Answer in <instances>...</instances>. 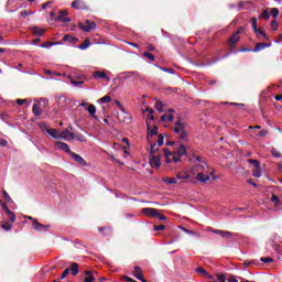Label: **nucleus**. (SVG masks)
<instances>
[{
    "label": "nucleus",
    "mask_w": 282,
    "mask_h": 282,
    "mask_svg": "<svg viewBox=\"0 0 282 282\" xmlns=\"http://www.w3.org/2000/svg\"><path fill=\"white\" fill-rule=\"evenodd\" d=\"M173 131L178 137L180 142L188 141V132L186 131V123L182 122V119H178L174 123Z\"/></svg>",
    "instance_id": "nucleus-1"
},
{
    "label": "nucleus",
    "mask_w": 282,
    "mask_h": 282,
    "mask_svg": "<svg viewBox=\"0 0 282 282\" xmlns=\"http://www.w3.org/2000/svg\"><path fill=\"white\" fill-rule=\"evenodd\" d=\"M1 209L4 210L6 215L9 217L10 223L4 221L1 226L3 230L7 232L12 230V224L17 221V215L10 208H8V205L6 203H1Z\"/></svg>",
    "instance_id": "nucleus-2"
},
{
    "label": "nucleus",
    "mask_w": 282,
    "mask_h": 282,
    "mask_svg": "<svg viewBox=\"0 0 282 282\" xmlns=\"http://www.w3.org/2000/svg\"><path fill=\"white\" fill-rule=\"evenodd\" d=\"M241 41V37L237 34H231V36L228 39L227 45L229 47V52L223 56V58H228L232 52H235V45H237V42Z\"/></svg>",
    "instance_id": "nucleus-3"
},
{
    "label": "nucleus",
    "mask_w": 282,
    "mask_h": 282,
    "mask_svg": "<svg viewBox=\"0 0 282 282\" xmlns=\"http://www.w3.org/2000/svg\"><path fill=\"white\" fill-rule=\"evenodd\" d=\"M163 155L165 156L166 164H171V162H174L175 164H177V162H182V159L175 155V152H172L166 148L163 149Z\"/></svg>",
    "instance_id": "nucleus-4"
},
{
    "label": "nucleus",
    "mask_w": 282,
    "mask_h": 282,
    "mask_svg": "<svg viewBox=\"0 0 282 282\" xmlns=\"http://www.w3.org/2000/svg\"><path fill=\"white\" fill-rule=\"evenodd\" d=\"M78 28L84 32H91V30H96V23L91 20H86V24L83 22L78 23Z\"/></svg>",
    "instance_id": "nucleus-5"
},
{
    "label": "nucleus",
    "mask_w": 282,
    "mask_h": 282,
    "mask_svg": "<svg viewBox=\"0 0 282 282\" xmlns=\"http://www.w3.org/2000/svg\"><path fill=\"white\" fill-rule=\"evenodd\" d=\"M117 118L119 120V122H124L127 124H129V122H131V115L127 111H124V109L121 108V111L118 112Z\"/></svg>",
    "instance_id": "nucleus-6"
},
{
    "label": "nucleus",
    "mask_w": 282,
    "mask_h": 282,
    "mask_svg": "<svg viewBox=\"0 0 282 282\" xmlns=\"http://www.w3.org/2000/svg\"><path fill=\"white\" fill-rule=\"evenodd\" d=\"M161 160H162L161 154L150 156V166H152V169H160V166H162Z\"/></svg>",
    "instance_id": "nucleus-7"
},
{
    "label": "nucleus",
    "mask_w": 282,
    "mask_h": 282,
    "mask_svg": "<svg viewBox=\"0 0 282 282\" xmlns=\"http://www.w3.org/2000/svg\"><path fill=\"white\" fill-rule=\"evenodd\" d=\"M141 214L147 215L148 217H159L160 216V212L158 209L151 208V207H145V208L141 209Z\"/></svg>",
    "instance_id": "nucleus-8"
},
{
    "label": "nucleus",
    "mask_w": 282,
    "mask_h": 282,
    "mask_svg": "<svg viewBox=\"0 0 282 282\" xmlns=\"http://www.w3.org/2000/svg\"><path fill=\"white\" fill-rule=\"evenodd\" d=\"M55 147L59 149V151H64V153H68V155H72V149H69V144L63 142V141H56Z\"/></svg>",
    "instance_id": "nucleus-9"
},
{
    "label": "nucleus",
    "mask_w": 282,
    "mask_h": 282,
    "mask_svg": "<svg viewBox=\"0 0 282 282\" xmlns=\"http://www.w3.org/2000/svg\"><path fill=\"white\" fill-rule=\"evenodd\" d=\"M33 228L37 232H47L50 230V225H43L39 220H33Z\"/></svg>",
    "instance_id": "nucleus-10"
},
{
    "label": "nucleus",
    "mask_w": 282,
    "mask_h": 282,
    "mask_svg": "<svg viewBox=\"0 0 282 282\" xmlns=\"http://www.w3.org/2000/svg\"><path fill=\"white\" fill-rule=\"evenodd\" d=\"M67 14H69L68 10L59 11L58 15L55 18V21H61L62 23H69V21H72V19L65 18V17H67Z\"/></svg>",
    "instance_id": "nucleus-11"
},
{
    "label": "nucleus",
    "mask_w": 282,
    "mask_h": 282,
    "mask_svg": "<svg viewBox=\"0 0 282 282\" xmlns=\"http://www.w3.org/2000/svg\"><path fill=\"white\" fill-rule=\"evenodd\" d=\"M210 232H214V235H219V237H223V239H231L232 237V232L226 230L212 228Z\"/></svg>",
    "instance_id": "nucleus-12"
},
{
    "label": "nucleus",
    "mask_w": 282,
    "mask_h": 282,
    "mask_svg": "<svg viewBox=\"0 0 282 282\" xmlns=\"http://www.w3.org/2000/svg\"><path fill=\"white\" fill-rule=\"evenodd\" d=\"M59 140H76V134L69 132V130H64L59 132Z\"/></svg>",
    "instance_id": "nucleus-13"
},
{
    "label": "nucleus",
    "mask_w": 282,
    "mask_h": 282,
    "mask_svg": "<svg viewBox=\"0 0 282 282\" xmlns=\"http://www.w3.org/2000/svg\"><path fill=\"white\" fill-rule=\"evenodd\" d=\"M70 158L74 160V162H77V164H80V166H87V161L80 156V154H76L75 152L70 153Z\"/></svg>",
    "instance_id": "nucleus-14"
},
{
    "label": "nucleus",
    "mask_w": 282,
    "mask_h": 282,
    "mask_svg": "<svg viewBox=\"0 0 282 282\" xmlns=\"http://www.w3.org/2000/svg\"><path fill=\"white\" fill-rule=\"evenodd\" d=\"M84 274H86V276L84 278V282H96V276H94V274H96V271L86 270Z\"/></svg>",
    "instance_id": "nucleus-15"
},
{
    "label": "nucleus",
    "mask_w": 282,
    "mask_h": 282,
    "mask_svg": "<svg viewBox=\"0 0 282 282\" xmlns=\"http://www.w3.org/2000/svg\"><path fill=\"white\" fill-rule=\"evenodd\" d=\"M175 155H178V158L182 160L183 155H188V151L186 150V145L180 144L176 152H174Z\"/></svg>",
    "instance_id": "nucleus-16"
},
{
    "label": "nucleus",
    "mask_w": 282,
    "mask_h": 282,
    "mask_svg": "<svg viewBox=\"0 0 282 282\" xmlns=\"http://www.w3.org/2000/svg\"><path fill=\"white\" fill-rule=\"evenodd\" d=\"M62 41H64V43H69V45H76V43H78V37L66 34Z\"/></svg>",
    "instance_id": "nucleus-17"
},
{
    "label": "nucleus",
    "mask_w": 282,
    "mask_h": 282,
    "mask_svg": "<svg viewBox=\"0 0 282 282\" xmlns=\"http://www.w3.org/2000/svg\"><path fill=\"white\" fill-rule=\"evenodd\" d=\"M46 133L51 135V138H54L55 140H61L59 133L57 129L46 128Z\"/></svg>",
    "instance_id": "nucleus-18"
},
{
    "label": "nucleus",
    "mask_w": 282,
    "mask_h": 282,
    "mask_svg": "<svg viewBox=\"0 0 282 282\" xmlns=\"http://www.w3.org/2000/svg\"><path fill=\"white\" fill-rule=\"evenodd\" d=\"M271 44L268 43H257L256 46L251 50V52H262V50H265V47H270Z\"/></svg>",
    "instance_id": "nucleus-19"
},
{
    "label": "nucleus",
    "mask_w": 282,
    "mask_h": 282,
    "mask_svg": "<svg viewBox=\"0 0 282 282\" xmlns=\"http://www.w3.org/2000/svg\"><path fill=\"white\" fill-rule=\"evenodd\" d=\"M86 111H88L90 118H94L95 120H98V116H96V106L95 105H88L86 108Z\"/></svg>",
    "instance_id": "nucleus-20"
},
{
    "label": "nucleus",
    "mask_w": 282,
    "mask_h": 282,
    "mask_svg": "<svg viewBox=\"0 0 282 282\" xmlns=\"http://www.w3.org/2000/svg\"><path fill=\"white\" fill-rule=\"evenodd\" d=\"M93 78H106L107 82L111 80V78H109L107 76V73L105 72H100V70H96L93 73Z\"/></svg>",
    "instance_id": "nucleus-21"
},
{
    "label": "nucleus",
    "mask_w": 282,
    "mask_h": 282,
    "mask_svg": "<svg viewBox=\"0 0 282 282\" xmlns=\"http://www.w3.org/2000/svg\"><path fill=\"white\" fill-rule=\"evenodd\" d=\"M101 235L105 237H111L113 235V230L110 227H101L98 229Z\"/></svg>",
    "instance_id": "nucleus-22"
},
{
    "label": "nucleus",
    "mask_w": 282,
    "mask_h": 282,
    "mask_svg": "<svg viewBox=\"0 0 282 282\" xmlns=\"http://www.w3.org/2000/svg\"><path fill=\"white\" fill-rule=\"evenodd\" d=\"M70 78V83L74 85V87H78V85H84L85 84V77L84 76H80V77H77V79H74L72 77Z\"/></svg>",
    "instance_id": "nucleus-23"
},
{
    "label": "nucleus",
    "mask_w": 282,
    "mask_h": 282,
    "mask_svg": "<svg viewBox=\"0 0 282 282\" xmlns=\"http://www.w3.org/2000/svg\"><path fill=\"white\" fill-rule=\"evenodd\" d=\"M196 180H198V182H203V184H206V182H209V181H210V176L205 175L204 173L199 172V173L197 174Z\"/></svg>",
    "instance_id": "nucleus-24"
},
{
    "label": "nucleus",
    "mask_w": 282,
    "mask_h": 282,
    "mask_svg": "<svg viewBox=\"0 0 282 282\" xmlns=\"http://www.w3.org/2000/svg\"><path fill=\"white\" fill-rule=\"evenodd\" d=\"M68 270H69V272H72L73 276H76V275L78 274V272H79V270H78V263L73 262V263L70 264V268H68Z\"/></svg>",
    "instance_id": "nucleus-25"
},
{
    "label": "nucleus",
    "mask_w": 282,
    "mask_h": 282,
    "mask_svg": "<svg viewBox=\"0 0 282 282\" xmlns=\"http://www.w3.org/2000/svg\"><path fill=\"white\" fill-rule=\"evenodd\" d=\"M32 32H33V34H35V36H43V34H45V29L34 26V28H32Z\"/></svg>",
    "instance_id": "nucleus-26"
},
{
    "label": "nucleus",
    "mask_w": 282,
    "mask_h": 282,
    "mask_svg": "<svg viewBox=\"0 0 282 282\" xmlns=\"http://www.w3.org/2000/svg\"><path fill=\"white\" fill-rule=\"evenodd\" d=\"M89 45H91V42L89 39H86L84 41V43L78 45V50H87V47H89Z\"/></svg>",
    "instance_id": "nucleus-27"
},
{
    "label": "nucleus",
    "mask_w": 282,
    "mask_h": 282,
    "mask_svg": "<svg viewBox=\"0 0 282 282\" xmlns=\"http://www.w3.org/2000/svg\"><path fill=\"white\" fill-rule=\"evenodd\" d=\"M154 109H156V111H159V113H162V111H164V104H162V101L158 100L154 105Z\"/></svg>",
    "instance_id": "nucleus-28"
},
{
    "label": "nucleus",
    "mask_w": 282,
    "mask_h": 282,
    "mask_svg": "<svg viewBox=\"0 0 282 282\" xmlns=\"http://www.w3.org/2000/svg\"><path fill=\"white\" fill-rule=\"evenodd\" d=\"M195 272H197V274H199L200 276H207L208 271H206V269L202 268V267H197L195 269Z\"/></svg>",
    "instance_id": "nucleus-29"
},
{
    "label": "nucleus",
    "mask_w": 282,
    "mask_h": 282,
    "mask_svg": "<svg viewBox=\"0 0 282 282\" xmlns=\"http://www.w3.org/2000/svg\"><path fill=\"white\" fill-rule=\"evenodd\" d=\"M133 276H134L135 279H138L139 276H143V274H142V268H140V267H134Z\"/></svg>",
    "instance_id": "nucleus-30"
},
{
    "label": "nucleus",
    "mask_w": 282,
    "mask_h": 282,
    "mask_svg": "<svg viewBox=\"0 0 282 282\" xmlns=\"http://www.w3.org/2000/svg\"><path fill=\"white\" fill-rule=\"evenodd\" d=\"M251 26H252L254 34L259 35V28H257V18L251 19Z\"/></svg>",
    "instance_id": "nucleus-31"
},
{
    "label": "nucleus",
    "mask_w": 282,
    "mask_h": 282,
    "mask_svg": "<svg viewBox=\"0 0 282 282\" xmlns=\"http://www.w3.org/2000/svg\"><path fill=\"white\" fill-rule=\"evenodd\" d=\"M247 162L248 164H252L254 169H259L261 166V162L259 160L249 159Z\"/></svg>",
    "instance_id": "nucleus-32"
},
{
    "label": "nucleus",
    "mask_w": 282,
    "mask_h": 282,
    "mask_svg": "<svg viewBox=\"0 0 282 282\" xmlns=\"http://www.w3.org/2000/svg\"><path fill=\"white\" fill-rule=\"evenodd\" d=\"M32 111H33L34 116H41L43 113V110L41 108H39V106L36 104L33 105Z\"/></svg>",
    "instance_id": "nucleus-33"
},
{
    "label": "nucleus",
    "mask_w": 282,
    "mask_h": 282,
    "mask_svg": "<svg viewBox=\"0 0 282 282\" xmlns=\"http://www.w3.org/2000/svg\"><path fill=\"white\" fill-rule=\"evenodd\" d=\"M259 19H264L265 21H268V19H270V11H268V9L263 10L259 15Z\"/></svg>",
    "instance_id": "nucleus-34"
},
{
    "label": "nucleus",
    "mask_w": 282,
    "mask_h": 282,
    "mask_svg": "<svg viewBox=\"0 0 282 282\" xmlns=\"http://www.w3.org/2000/svg\"><path fill=\"white\" fill-rule=\"evenodd\" d=\"M191 176L187 173L178 172L176 174V180H188Z\"/></svg>",
    "instance_id": "nucleus-35"
},
{
    "label": "nucleus",
    "mask_w": 282,
    "mask_h": 282,
    "mask_svg": "<svg viewBox=\"0 0 282 282\" xmlns=\"http://www.w3.org/2000/svg\"><path fill=\"white\" fill-rule=\"evenodd\" d=\"M155 147H158V143H151L150 144V156L155 155L156 152L159 151V149H155Z\"/></svg>",
    "instance_id": "nucleus-36"
},
{
    "label": "nucleus",
    "mask_w": 282,
    "mask_h": 282,
    "mask_svg": "<svg viewBox=\"0 0 282 282\" xmlns=\"http://www.w3.org/2000/svg\"><path fill=\"white\" fill-rule=\"evenodd\" d=\"M163 182L165 184H177V178H175V177H164Z\"/></svg>",
    "instance_id": "nucleus-37"
},
{
    "label": "nucleus",
    "mask_w": 282,
    "mask_h": 282,
    "mask_svg": "<svg viewBox=\"0 0 282 282\" xmlns=\"http://www.w3.org/2000/svg\"><path fill=\"white\" fill-rule=\"evenodd\" d=\"M80 3H83V1L80 0H75L72 2V8H74V10H80Z\"/></svg>",
    "instance_id": "nucleus-38"
},
{
    "label": "nucleus",
    "mask_w": 282,
    "mask_h": 282,
    "mask_svg": "<svg viewBox=\"0 0 282 282\" xmlns=\"http://www.w3.org/2000/svg\"><path fill=\"white\" fill-rule=\"evenodd\" d=\"M75 140H77L78 142H87V138H85V135H83L82 133L75 134Z\"/></svg>",
    "instance_id": "nucleus-39"
},
{
    "label": "nucleus",
    "mask_w": 282,
    "mask_h": 282,
    "mask_svg": "<svg viewBox=\"0 0 282 282\" xmlns=\"http://www.w3.org/2000/svg\"><path fill=\"white\" fill-rule=\"evenodd\" d=\"M253 177H261V165L252 171Z\"/></svg>",
    "instance_id": "nucleus-40"
},
{
    "label": "nucleus",
    "mask_w": 282,
    "mask_h": 282,
    "mask_svg": "<svg viewBox=\"0 0 282 282\" xmlns=\"http://www.w3.org/2000/svg\"><path fill=\"white\" fill-rule=\"evenodd\" d=\"M148 129H149V134L150 135H158V126H154L153 129H151V127L148 126Z\"/></svg>",
    "instance_id": "nucleus-41"
},
{
    "label": "nucleus",
    "mask_w": 282,
    "mask_h": 282,
    "mask_svg": "<svg viewBox=\"0 0 282 282\" xmlns=\"http://www.w3.org/2000/svg\"><path fill=\"white\" fill-rule=\"evenodd\" d=\"M154 144H158V147H162L164 144V135L160 134Z\"/></svg>",
    "instance_id": "nucleus-42"
},
{
    "label": "nucleus",
    "mask_w": 282,
    "mask_h": 282,
    "mask_svg": "<svg viewBox=\"0 0 282 282\" xmlns=\"http://www.w3.org/2000/svg\"><path fill=\"white\" fill-rule=\"evenodd\" d=\"M143 56H144L145 58H148L149 61H155V55H153L152 53L144 52V53H143Z\"/></svg>",
    "instance_id": "nucleus-43"
},
{
    "label": "nucleus",
    "mask_w": 282,
    "mask_h": 282,
    "mask_svg": "<svg viewBox=\"0 0 282 282\" xmlns=\"http://www.w3.org/2000/svg\"><path fill=\"white\" fill-rule=\"evenodd\" d=\"M271 17H273V19H276V17H279V9L278 8H272L270 11Z\"/></svg>",
    "instance_id": "nucleus-44"
},
{
    "label": "nucleus",
    "mask_w": 282,
    "mask_h": 282,
    "mask_svg": "<svg viewBox=\"0 0 282 282\" xmlns=\"http://www.w3.org/2000/svg\"><path fill=\"white\" fill-rule=\"evenodd\" d=\"M99 101L104 104L111 102V96L106 95L102 98H100Z\"/></svg>",
    "instance_id": "nucleus-45"
},
{
    "label": "nucleus",
    "mask_w": 282,
    "mask_h": 282,
    "mask_svg": "<svg viewBox=\"0 0 282 282\" xmlns=\"http://www.w3.org/2000/svg\"><path fill=\"white\" fill-rule=\"evenodd\" d=\"M2 196L4 197V200H6L7 203L12 202V198L10 197V194H8L7 191H2Z\"/></svg>",
    "instance_id": "nucleus-46"
},
{
    "label": "nucleus",
    "mask_w": 282,
    "mask_h": 282,
    "mask_svg": "<svg viewBox=\"0 0 282 282\" xmlns=\"http://www.w3.org/2000/svg\"><path fill=\"white\" fill-rule=\"evenodd\" d=\"M166 229V226H164V225H154L153 226V230L155 231V232H158V231H160V230H165Z\"/></svg>",
    "instance_id": "nucleus-47"
},
{
    "label": "nucleus",
    "mask_w": 282,
    "mask_h": 282,
    "mask_svg": "<svg viewBox=\"0 0 282 282\" xmlns=\"http://www.w3.org/2000/svg\"><path fill=\"white\" fill-rule=\"evenodd\" d=\"M271 30H272L273 32H276V31L279 30V23H276V20H273V21L271 22Z\"/></svg>",
    "instance_id": "nucleus-48"
},
{
    "label": "nucleus",
    "mask_w": 282,
    "mask_h": 282,
    "mask_svg": "<svg viewBox=\"0 0 282 282\" xmlns=\"http://www.w3.org/2000/svg\"><path fill=\"white\" fill-rule=\"evenodd\" d=\"M260 261L262 263H272L274 261V259L267 257V258H260Z\"/></svg>",
    "instance_id": "nucleus-49"
},
{
    "label": "nucleus",
    "mask_w": 282,
    "mask_h": 282,
    "mask_svg": "<svg viewBox=\"0 0 282 282\" xmlns=\"http://www.w3.org/2000/svg\"><path fill=\"white\" fill-rule=\"evenodd\" d=\"M216 276L219 282H226V275L224 273H217Z\"/></svg>",
    "instance_id": "nucleus-50"
},
{
    "label": "nucleus",
    "mask_w": 282,
    "mask_h": 282,
    "mask_svg": "<svg viewBox=\"0 0 282 282\" xmlns=\"http://www.w3.org/2000/svg\"><path fill=\"white\" fill-rule=\"evenodd\" d=\"M258 34H260L261 36H263V39H265L267 41H270V37H268V33H265V32L262 31L261 29H259Z\"/></svg>",
    "instance_id": "nucleus-51"
},
{
    "label": "nucleus",
    "mask_w": 282,
    "mask_h": 282,
    "mask_svg": "<svg viewBox=\"0 0 282 282\" xmlns=\"http://www.w3.org/2000/svg\"><path fill=\"white\" fill-rule=\"evenodd\" d=\"M161 69H162L163 72H166L167 74H175V69H173V68L161 67Z\"/></svg>",
    "instance_id": "nucleus-52"
},
{
    "label": "nucleus",
    "mask_w": 282,
    "mask_h": 282,
    "mask_svg": "<svg viewBox=\"0 0 282 282\" xmlns=\"http://www.w3.org/2000/svg\"><path fill=\"white\" fill-rule=\"evenodd\" d=\"M15 102L21 107L28 102V99H17Z\"/></svg>",
    "instance_id": "nucleus-53"
},
{
    "label": "nucleus",
    "mask_w": 282,
    "mask_h": 282,
    "mask_svg": "<svg viewBox=\"0 0 282 282\" xmlns=\"http://www.w3.org/2000/svg\"><path fill=\"white\" fill-rule=\"evenodd\" d=\"M230 105H232L234 107H239V109H245L246 108V104L231 102Z\"/></svg>",
    "instance_id": "nucleus-54"
},
{
    "label": "nucleus",
    "mask_w": 282,
    "mask_h": 282,
    "mask_svg": "<svg viewBox=\"0 0 282 282\" xmlns=\"http://www.w3.org/2000/svg\"><path fill=\"white\" fill-rule=\"evenodd\" d=\"M271 202H273V204H279V202H280L279 196L272 195L271 196Z\"/></svg>",
    "instance_id": "nucleus-55"
},
{
    "label": "nucleus",
    "mask_w": 282,
    "mask_h": 282,
    "mask_svg": "<svg viewBox=\"0 0 282 282\" xmlns=\"http://www.w3.org/2000/svg\"><path fill=\"white\" fill-rule=\"evenodd\" d=\"M254 263H257V260L245 261L246 268H248L249 265H254Z\"/></svg>",
    "instance_id": "nucleus-56"
},
{
    "label": "nucleus",
    "mask_w": 282,
    "mask_h": 282,
    "mask_svg": "<svg viewBox=\"0 0 282 282\" xmlns=\"http://www.w3.org/2000/svg\"><path fill=\"white\" fill-rule=\"evenodd\" d=\"M68 274H69V269H65L64 272L62 273L61 279H66Z\"/></svg>",
    "instance_id": "nucleus-57"
},
{
    "label": "nucleus",
    "mask_w": 282,
    "mask_h": 282,
    "mask_svg": "<svg viewBox=\"0 0 282 282\" xmlns=\"http://www.w3.org/2000/svg\"><path fill=\"white\" fill-rule=\"evenodd\" d=\"M268 135V130H261L260 132H259V137L260 138H265Z\"/></svg>",
    "instance_id": "nucleus-58"
},
{
    "label": "nucleus",
    "mask_w": 282,
    "mask_h": 282,
    "mask_svg": "<svg viewBox=\"0 0 282 282\" xmlns=\"http://www.w3.org/2000/svg\"><path fill=\"white\" fill-rule=\"evenodd\" d=\"M52 45H54V43L52 42H44L41 47H52Z\"/></svg>",
    "instance_id": "nucleus-59"
},
{
    "label": "nucleus",
    "mask_w": 282,
    "mask_h": 282,
    "mask_svg": "<svg viewBox=\"0 0 282 282\" xmlns=\"http://www.w3.org/2000/svg\"><path fill=\"white\" fill-rule=\"evenodd\" d=\"M40 129H42V131H47V123L43 122V123H40Z\"/></svg>",
    "instance_id": "nucleus-60"
},
{
    "label": "nucleus",
    "mask_w": 282,
    "mask_h": 282,
    "mask_svg": "<svg viewBox=\"0 0 282 282\" xmlns=\"http://www.w3.org/2000/svg\"><path fill=\"white\" fill-rule=\"evenodd\" d=\"M30 15V12H28L26 10H23L22 12H21V17L23 18V19H25V17H29Z\"/></svg>",
    "instance_id": "nucleus-61"
},
{
    "label": "nucleus",
    "mask_w": 282,
    "mask_h": 282,
    "mask_svg": "<svg viewBox=\"0 0 282 282\" xmlns=\"http://www.w3.org/2000/svg\"><path fill=\"white\" fill-rule=\"evenodd\" d=\"M156 217L160 219V221H166V217L164 215H161L160 213Z\"/></svg>",
    "instance_id": "nucleus-62"
},
{
    "label": "nucleus",
    "mask_w": 282,
    "mask_h": 282,
    "mask_svg": "<svg viewBox=\"0 0 282 282\" xmlns=\"http://www.w3.org/2000/svg\"><path fill=\"white\" fill-rule=\"evenodd\" d=\"M228 282H239V281L235 279V275H230L228 279Z\"/></svg>",
    "instance_id": "nucleus-63"
},
{
    "label": "nucleus",
    "mask_w": 282,
    "mask_h": 282,
    "mask_svg": "<svg viewBox=\"0 0 282 282\" xmlns=\"http://www.w3.org/2000/svg\"><path fill=\"white\" fill-rule=\"evenodd\" d=\"M138 280L141 281V282H149V281H147V280L144 279V275H139V276H138Z\"/></svg>",
    "instance_id": "nucleus-64"
}]
</instances>
